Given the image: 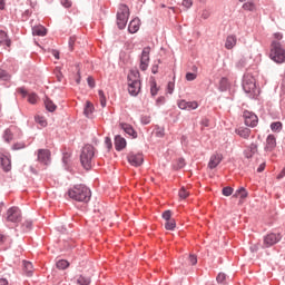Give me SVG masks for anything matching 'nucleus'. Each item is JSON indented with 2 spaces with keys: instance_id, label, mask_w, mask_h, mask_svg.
Segmentation results:
<instances>
[{
  "instance_id": "f257e3e1",
  "label": "nucleus",
  "mask_w": 285,
  "mask_h": 285,
  "mask_svg": "<svg viewBox=\"0 0 285 285\" xmlns=\"http://www.w3.org/2000/svg\"><path fill=\"white\" fill-rule=\"evenodd\" d=\"M68 196L70 199H73L76 202L88 203L91 198V191L86 185L80 184L75 185L71 189H69Z\"/></svg>"
},
{
  "instance_id": "f03ea898",
  "label": "nucleus",
  "mask_w": 285,
  "mask_h": 285,
  "mask_svg": "<svg viewBox=\"0 0 285 285\" xmlns=\"http://www.w3.org/2000/svg\"><path fill=\"white\" fill-rule=\"evenodd\" d=\"M96 151L91 145H85L80 154V163L86 170L91 168L92 158Z\"/></svg>"
},
{
  "instance_id": "7ed1b4c3",
  "label": "nucleus",
  "mask_w": 285,
  "mask_h": 285,
  "mask_svg": "<svg viewBox=\"0 0 285 285\" xmlns=\"http://www.w3.org/2000/svg\"><path fill=\"white\" fill-rule=\"evenodd\" d=\"M269 58L277 63L285 62V47L278 41H273L271 45Z\"/></svg>"
},
{
  "instance_id": "20e7f679",
  "label": "nucleus",
  "mask_w": 285,
  "mask_h": 285,
  "mask_svg": "<svg viewBox=\"0 0 285 285\" xmlns=\"http://www.w3.org/2000/svg\"><path fill=\"white\" fill-rule=\"evenodd\" d=\"M129 17H130V9L126 4H120L119 11L117 13V26L119 30H124L126 28Z\"/></svg>"
},
{
  "instance_id": "39448f33",
  "label": "nucleus",
  "mask_w": 285,
  "mask_h": 285,
  "mask_svg": "<svg viewBox=\"0 0 285 285\" xmlns=\"http://www.w3.org/2000/svg\"><path fill=\"white\" fill-rule=\"evenodd\" d=\"M244 91L250 97H255L259 94V90L256 88L254 78H245L243 83Z\"/></svg>"
},
{
  "instance_id": "423d86ee",
  "label": "nucleus",
  "mask_w": 285,
  "mask_h": 285,
  "mask_svg": "<svg viewBox=\"0 0 285 285\" xmlns=\"http://www.w3.org/2000/svg\"><path fill=\"white\" fill-rule=\"evenodd\" d=\"M150 47H145L142 49L141 56H140V70L146 71L149 67V61H150Z\"/></svg>"
},
{
  "instance_id": "0eeeda50",
  "label": "nucleus",
  "mask_w": 285,
  "mask_h": 285,
  "mask_svg": "<svg viewBox=\"0 0 285 285\" xmlns=\"http://www.w3.org/2000/svg\"><path fill=\"white\" fill-rule=\"evenodd\" d=\"M127 159L132 167H139L144 164V155L140 153L130 151Z\"/></svg>"
},
{
  "instance_id": "6e6552de",
  "label": "nucleus",
  "mask_w": 285,
  "mask_h": 285,
  "mask_svg": "<svg viewBox=\"0 0 285 285\" xmlns=\"http://www.w3.org/2000/svg\"><path fill=\"white\" fill-rule=\"evenodd\" d=\"M21 220V212L19 207H11L7 212V222L19 223Z\"/></svg>"
},
{
  "instance_id": "1a4fd4ad",
  "label": "nucleus",
  "mask_w": 285,
  "mask_h": 285,
  "mask_svg": "<svg viewBox=\"0 0 285 285\" xmlns=\"http://www.w3.org/2000/svg\"><path fill=\"white\" fill-rule=\"evenodd\" d=\"M281 239H282V237L279 234L271 233L263 238V246L266 248H269V247L274 246L275 244H278Z\"/></svg>"
},
{
  "instance_id": "9d476101",
  "label": "nucleus",
  "mask_w": 285,
  "mask_h": 285,
  "mask_svg": "<svg viewBox=\"0 0 285 285\" xmlns=\"http://www.w3.org/2000/svg\"><path fill=\"white\" fill-rule=\"evenodd\" d=\"M177 106L180 110L191 111L198 108V102L196 100L186 101L185 99H181L177 102Z\"/></svg>"
},
{
  "instance_id": "9b49d317",
  "label": "nucleus",
  "mask_w": 285,
  "mask_h": 285,
  "mask_svg": "<svg viewBox=\"0 0 285 285\" xmlns=\"http://www.w3.org/2000/svg\"><path fill=\"white\" fill-rule=\"evenodd\" d=\"M244 119H245V125L249 127H255L259 122V119L257 118V116L254 112L248 110L244 111Z\"/></svg>"
},
{
  "instance_id": "f8f14e48",
  "label": "nucleus",
  "mask_w": 285,
  "mask_h": 285,
  "mask_svg": "<svg viewBox=\"0 0 285 285\" xmlns=\"http://www.w3.org/2000/svg\"><path fill=\"white\" fill-rule=\"evenodd\" d=\"M51 153L47 149L38 150V161L42 163L43 165H48L50 163Z\"/></svg>"
},
{
  "instance_id": "ddd939ff",
  "label": "nucleus",
  "mask_w": 285,
  "mask_h": 285,
  "mask_svg": "<svg viewBox=\"0 0 285 285\" xmlns=\"http://www.w3.org/2000/svg\"><path fill=\"white\" fill-rule=\"evenodd\" d=\"M0 165L3 171H10L11 169V161L8 155L0 153Z\"/></svg>"
},
{
  "instance_id": "4468645a",
  "label": "nucleus",
  "mask_w": 285,
  "mask_h": 285,
  "mask_svg": "<svg viewBox=\"0 0 285 285\" xmlns=\"http://www.w3.org/2000/svg\"><path fill=\"white\" fill-rule=\"evenodd\" d=\"M222 160H223L222 154H214L209 159L208 168L210 169L217 168L218 165L222 163Z\"/></svg>"
},
{
  "instance_id": "2eb2a0df",
  "label": "nucleus",
  "mask_w": 285,
  "mask_h": 285,
  "mask_svg": "<svg viewBox=\"0 0 285 285\" xmlns=\"http://www.w3.org/2000/svg\"><path fill=\"white\" fill-rule=\"evenodd\" d=\"M119 126L128 136L132 138L138 137L137 131L132 128L131 125L121 122Z\"/></svg>"
},
{
  "instance_id": "dca6fc26",
  "label": "nucleus",
  "mask_w": 285,
  "mask_h": 285,
  "mask_svg": "<svg viewBox=\"0 0 285 285\" xmlns=\"http://www.w3.org/2000/svg\"><path fill=\"white\" fill-rule=\"evenodd\" d=\"M277 146L276 142V138L274 135H268L267 139H266V147L265 150L266 151H273Z\"/></svg>"
},
{
  "instance_id": "f3484780",
  "label": "nucleus",
  "mask_w": 285,
  "mask_h": 285,
  "mask_svg": "<svg viewBox=\"0 0 285 285\" xmlns=\"http://www.w3.org/2000/svg\"><path fill=\"white\" fill-rule=\"evenodd\" d=\"M128 83H140V76L137 69H131L128 75Z\"/></svg>"
},
{
  "instance_id": "a211bd4d",
  "label": "nucleus",
  "mask_w": 285,
  "mask_h": 285,
  "mask_svg": "<svg viewBox=\"0 0 285 285\" xmlns=\"http://www.w3.org/2000/svg\"><path fill=\"white\" fill-rule=\"evenodd\" d=\"M235 46H237V37L234 35L227 36L225 41V49L232 50Z\"/></svg>"
},
{
  "instance_id": "6ab92c4d",
  "label": "nucleus",
  "mask_w": 285,
  "mask_h": 285,
  "mask_svg": "<svg viewBox=\"0 0 285 285\" xmlns=\"http://www.w3.org/2000/svg\"><path fill=\"white\" fill-rule=\"evenodd\" d=\"M127 146V141L121 136H116L115 138V148L117 151H121Z\"/></svg>"
},
{
  "instance_id": "aec40b11",
  "label": "nucleus",
  "mask_w": 285,
  "mask_h": 285,
  "mask_svg": "<svg viewBox=\"0 0 285 285\" xmlns=\"http://www.w3.org/2000/svg\"><path fill=\"white\" fill-rule=\"evenodd\" d=\"M257 153V145L252 142L247 148L246 150L244 151V156L247 158V159H250L255 156V154Z\"/></svg>"
},
{
  "instance_id": "412c9836",
  "label": "nucleus",
  "mask_w": 285,
  "mask_h": 285,
  "mask_svg": "<svg viewBox=\"0 0 285 285\" xmlns=\"http://www.w3.org/2000/svg\"><path fill=\"white\" fill-rule=\"evenodd\" d=\"M128 91L131 96H137L140 92V82H128Z\"/></svg>"
},
{
  "instance_id": "4be33fe9",
  "label": "nucleus",
  "mask_w": 285,
  "mask_h": 285,
  "mask_svg": "<svg viewBox=\"0 0 285 285\" xmlns=\"http://www.w3.org/2000/svg\"><path fill=\"white\" fill-rule=\"evenodd\" d=\"M0 45L6 46L8 48L11 47V40L9 39V36L3 30H0Z\"/></svg>"
},
{
  "instance_id": "5701e85b",
  "label": "nucleus",
  "mask_w": 285,
  "mask_h": 285,
  "mask_svg": "<svg viewBox=\"0 0 285 285\" xmlns=\"http://www.w3.org/2000/svg\"><path fill=\"white\" fill-rule=\"evenodd\" d=\"M140 28V20L138 18L132 19L129 23L128 30L130 33H136Z\"/></svg>"
},
{
  "instance_id": "b1692460",
  "label": "nucleus",
  "mask_w": 285,
  "mask_h": 285,
  "mask_svg": "<svg viewBox=\"0 0 285 285\" xmlns=\"http://www.w3.org/2000/svg\"><path fill=\"white\" fill-rule=\"evenodd\" d=\"M236 134L238 137L248 139L250 137L252 130L249 128H238V129H236Z\"/></svg>"
},
{
  "instance_id": "393cba45",
  "label": "nucleus",
  "mask_w": 285,
  "mask_h": 285,
  "mask_svg": "<svg viewBox=\"0 0 285 285\" xmlns=\"http://www.w3.org/2000/svg\"><path fill=\"white\" fill-rule=\"evenodd\" d=\"M33 36L45 37L48 32L43 26H36L32 29Z\"/></svg>"
},
{
  "instance_id": "a878e982",
  "label": "nucleus",
  "mask_w": 285,
  "mask_h": 285,
  "mask_svg": "<svg viewBox=\"0 0 285 285\" xmlns=\"http://www.w3.org/2000/svg\"><path fill=\"white\" fill-rule=\"evenodd\" d=\"M23 269L27 276L31 277L33 274V266L31 262L23 261Z\"/></svg>"
},
{
  "instance_id": "bb28decb",
  "label": "nucleus",
  "mask_w": 285,
  "mask_h": 285,
  "mask_svg": "<svg viewBox=\"0 0 285 285\" xmlns=\"http://www.w3.org/2000/svg\"><path fill=\"white\" fill-rule=\"evenodd\" d=\"M234 197L245 199L248 197V191H246V189L244 187H242L236 190V193L234 194Z\"/></svg>"
},
{
  "instance_id": "cd10ccee",
  "label": "nucleus",
  "mask_w": 285,
  "mask_h": 285,
  "mask_svg": "<svg viewBox=\"0 0 285 285\" xmlns=\"http://www.w3.org/2000/svg\"><path fill=\"white\" fill-rule=\"evenodd\" d=\"M45 106H46V109H47L49 112H55L56 109H57V106L55 105V102H53L51 99H49V98H47V99L45 100Z\"/></svg>"
},
{
  "instance_id": "c85d7f7f",
  "label": "nucleus",
  "mask_w": 285,
  "mask_h": 285,
  "mask_svg": "<svg viewBox=\"0 0 285 285\" xmlns=\"http://www.w3.org/2000/svg\"><path fill=\"white\" fill-rule=\"evenodd\" d=\"M94 111V106L90 101H86V107L83 110V114L86 115V117L90 118L91 114Z\"/></svg>"
},
{
  "instance_id": "c756f323",
  "label": "nucleus",
  "mask_w": 285,
  "mask_h": 285,
  "mask_svg": "<svg viewBox=\"0 0 285 285\" xmlns=\"http://www.w3.org/2000/svg\"><path fill=\"white\" fill-rule=\"evenodd\" d=\"M57 268L60 269V271H65L69 267V263L67 259H60L57 262Z\"/></svg>"
},
{
  "instance_id": "7c9ffc66",
  "label": "nucleus",
  "mask_w": 285,
  "mask_h": 285,
  "mask_svg": "<svg viewBox=\"0 0 285 285\" xmlns=\"http://www.w3.org/2000/svg\"><path fill=\"white\" fill-rule=\"evenodd\" d=\"M243 9L245 11L254 12L256 10V4L254 2H244Z\"/></svg>"
},
{
  "instance_id": "2f4dec72",
  "label": "nucleus",
  "mask_w": 285,
  "mask_h": 285,
  "mask_svg": "<svg viewBox=\"0 0 285 285\" xmlns=\"http://www.w3.org/2000/svg\"><path fill=\"white\" fill-rule=\"evenodd\" d=\"M176 227H177V223L174 219L166 220V224H165L166 230L173 232Z\"/></svg>"
},
{
  "instance_id": "473e14b6",
  "label": "nucleus",
  "mask_w": 285,
  "mask_h": 285,
  "mask_svg": "<svg viewBox=\"0 0 285 285\" xmlns=\"http://www.w3.org/2000/svg\"><path fill=\"white\" fill-rule=\"evenodd\" d=\"M76 283H78V285H89L91 283V278L79 276V278L76 279Z\"/></svg>"
},
{
  "instance_id": "72a5a7b5",
  "label": "nucleus",
  "mask_w": 285,
  "mask_h": 285,
  "mask_svg": "<svg viewBox=\"0 0 285 285\" xmlns=\"http://www.w3.org/2000/svg\"><path fill=\"white\" fill-rule=\"evenodd\" d=\"M35 120L36 122L39 125V126H42V127H46L48 126V120L45 119V117L38 115L35 117Z\"/></svg>"
},
{
  "instance_id": "f704fd0d",
  "label": "nucleus",
  "mask_w": 285,
  "mask_h": 285,
  "mask_svg": "<svg viewBox=\"0 0 285 285\" xmlns=\"http://www.w3.org/2000/svg\"><path fill=\"white\" fill-rule=\"evenodd\" d=\"M219 88H220L222 92L227 90V88H228V79L227 78H222L220 79Z\"/></svg>"
},
{
  "instance_id": "c9c22d12",
  "label": "nucleus",
  "mask_w": 285,
  "mask_h": 285,
  "mask_svg": "<svg viewBox=\"0 0 285 285\" xmlns=\"http://www.w3.org/2000/svg\"><path fill=\"white\" fill-rule=\"evenodd\" d=\"M178 196L180 199H186L188 196H190V193H188L187 189L183 187L179 189Z\"/></svg>"
},
{
  "instance_id": "e433bc0d",
  "label": "nucleus",
  "mask_w": 285,
  "mask_h": 285,
  "mask_svg": "<svg viewBox=\"0 0 285 285\" xmlns=\"http://www.w3.org/2000/svg\"><path fill=\"white\" fill-rule=\"evenodd\" d=\"M3 139L7 142H10L12 140V132L10 129H4Z\"/></svg>"
},
{
  "instance_id": "4c0bfd02",
  "label": "nucleus",
  "mask_w": 285,
  "mask_h": 285,
  "mask_svg": "<svg viewBox=\"0 0 285 285\" xmlns=\"http://www.w3.org/2000/svg\"><path fill=\"white\" fill-rule=\"evenodd\" d=\"M0 80H2V81L10 80V75L3 69H0Z\"/></svg>"
},
{
  "instance_id": "58836bf2",
  "label": "nucleus",
  "mask_w": 285,
  "mask_h": 285,
  "mask_svg": "<svg viewBox=\"0 0 285 285\" xmlns=\"http://www.w3.org/2000/svg\"><path fill=\"white\" fill-rule=\"evenodd\" d=\"M233 191H234V189L232 187L226 186L223 188L222 193H223V196L229 197V196H232Z\"/></svg>"
},
{
  "instance_id": "ea45409f",
  "label": "nucleus",
  "mask_w": 285,
  "mask_h": 285,
  "mask_svg": "<svg viewBox=\"0 0 285 285\" xmlns=\"http://www.w3.org/2000/svg\"><path fill=\"white\" fill-rule=\"evenodd\" d=\"M98 97L100 99L101 106L106 107V97L102 90H98Z\"/></svg>"
},
{
  "instance_id": "a19ab883",
  "label": "nucleus",
  "mask_w": 285,
  "mask_h": 285,
  "mask_svg": "<svg viewBox=\"0 0 285 285\" xmlns=\"http://www.w3.org/2000/svg\"><path fill=\"white\" fill-rule=\"evenodd\" d=\"M281 128H282V122H279V121L272 122V125H271V129L273 131H278V130H281Z\"/></svg>"
},
{
  "instance_id": "79ce46f5",
  "label": "nucleus",
  "mask_w": 285,
  "mask_h": 285,
  "mask_svg": "<svg viewBox=\"0 0 285 285\" xmlns=\"http://www.w3.org/2000/svg\"><path fill=\"white\" fill-rule=\"evenodd\" d=\"M225 281H226V274L219 273L218 276H216V282H218V284H224Z\"/></svg>"
},
{
  "instance_id": "37998d69",
  "label": "nucleus",
  "mask_w": 285,
  "mask_h": 285,
  "mask_svg": "<svg viewBox=\"0 0 285 285\" xmlns=\"http://www.w3.org/2000/svg\"><path fill=\"white\" fill-rule=\"evenodd\" d=\"M38 100H39V97L37 94H31L29 96V102H31L32 105L38 104Z\"/></svg>"
},
{
  "instance_id": "c03bdc74",
  "label": "nucleus",
  "mask_w": 285,
  "mask_h": 285,
  "mask_svg": "<svg viewBox=\"0 0 285 285\" xmlns=\"http://www.w3.org/2000/svg\"><path fill=\"white\" fill-rule=\"evenodd\" d=\"M163 218H164L166 222L173 220V219H171V212H170V210L164 212Z\"/></svg>"
},
{
  "instance_id": "a18cd8bd",
  "label": "nucleus",
  "mask_w": 285,
  "mask_h": 285,
  "mask_svg": "<svg viewBox=\"0 0 285 285\" xmlns=\"http://www.w3.org/2000/svg\"><path fill=\"white\" fill-rule=\"evenodd\" d=\"M185 165H186L185 160H184L183 158H179V159L177 160V164H176L175 167H176L177 169H181V168L185 167Z\"/></svg>"
},
{
  "instance_id": "49530a36",
  "label": "nucleus",
  "mask_w": 285,
  "mask_h": 285,
  "mask_svg": "<svg viewBox=\"0 0 285 285\" xmlns=\"http://www.w3.org/2000/svg\"><path fill=\"white\" fill-rule=\"evenodd\" d=\"M193 4H194L193 0H184L183 1L184 8L190 9L193 7Z\"/></svg>"
},
{
  "instance_id": "de8ad7c7",
  "label": "nucleus",
  "mask_w": 285,
  "mask_h": 285,
  "mask_svg": "<svg viewBox=\"0 0 285 285\" xmlns=\"http://www.w3.org/2000/svg\"><path fill=\"white\" fill-rule=\"evenodd\" d=\"M196 78H197V76L195 73H193V72H188L186 75V80L187 81H194V80H196Z\"/></svg>"
},
{
  "instance_id": "09e8293b",
  "label": "nucleus",
  "mask_w": 285,
  "mask_h": 285,
  "mask_svg": "<svg viewBox=\"0 0 285 285\" xmlns=\"http://www.w3.org/2000/svg\"><path fill=\"white\" fill-rule=\"evenodd\" d=\"M188 263L190 265H196L197 264V257L195 255H189Z\"/></svg>"
},
{
  "instance_id": "8fccbe9b",
  "label": "nucleus",
  "mask_w": 285,
  "mask_h": 285,
  "mask_svg": "<svg viewBox=\"0 0 285 285\" xmlns=\"http://www.w3.org/2000/svg\"><path fill=\"white\" fill-rule=\"evenodd\" d=\"M174 89H175L174 82H168V85H167V91H168L169 95H173Z\"/></svg>"
},
{
  "instance_id": "3c124183",
  "label": "nucleus",
  "mask_w": 285,
  "mask_h": 285,
  "mask_svg": "<svg viewBox=\"0 0 285 285\" xmlns=\"http://www.w3.org/2000/svg\"><path fill=\"white\" fill-rule=\"evenodd\" d=\"M87 83H89L90 88L96 87V80L94 78H91V76H89V78H87Z\"/></svg>"
},
{
  "instance_id": "603ef678",
  "label": "nucleus",
  "mask_w": 285,
  "mask_h": 285,
  "mask_svg": "<svg viewBox=\"0 0 285 285\" xmlns=\"http://www.w3.org/2000/svg\"><path fill=\"white\" fill-rule=\"evenodd\" d=\"M61 6L65 8H70L72 7V2H70L69 0H60Z\"/></svg>"
},
{
  "instance_id": "864d4df0",
  "label": "nucleus",
  "mask_w": 285,
  "mask_h": 285,
  "mask_svg": "<svg viewBox=\"0 0 285 285\" xmlns=\"http://www.w3.org/2000/svg\"><path fill=\"white\" fill-rule=\"evenodd\" d=\"M150 94L153 96H156L158 94V88H157V85L155 82H154V85L150 88Z\"/></svg>"
},
{
  "instance_id": "5fc2aeb1",
  "label": "nucleus",
  "mask_w": 285,
  "mask_h": 285,
  "mask_svg": "<svg viewBox=\"0 0 285 285\" xmlns=\"http://www.w3.org/2000/svg\"><path fill=\"white\" fill-rule=\"evenodd\" d=\"M105 144L108 149L112 148V142H111L110 138H106Z\"/></svg>"
},
{
  "instance_id": "6e6d98bb",
  "label": "nucleus",
  "mask_w": 285,
  "mask_h": 285,
  "mask_svg": "<svg viewBox=\"0 0 285 285\" xmlns=\"http://www.w3.org/2000/svg\"><path fill=\"white\" fill-rule=\"evenodd\" d=\"M209 16H210V13L207 10H204L203 13H202V18H204V19H208Z\"/></svg>"
},
{
  "instance_id": "4d7b16f0",
  "label": "nucleus",
  "mask_w": 285,
  "mask_h": 285,
  "mask_svg": "<svg viewBox=\"0 0 285 285\" xmlns=\"http://www.w3.org/2000/svg\"><path fill=\"white\" fill-rule=\"evenodd\" d=\"M284 38V36L282 33H274V39H276L277 41H281Z\"/></svg>"
},
{
  "instance_id": "13d9d810",
  "label": "nucleus",
  "mask_w": 285,
  "mask_h": 285,
  "mask_svg": "<svg viewBox=\"0 0 285 285\" xmlns=\"http://www.w3.org/2000/svg\"><path fill=\"white\" fill-rule=\"evenodd\" d=\"M23 226H24L28 230H30L31 227H32V223H31V222H26V223L23 224Z\"/></svg>"
},
{
  "instance_id": "bf43d9fd",
  "label": "nucleus",
  "mask_w": 285,
  "mask_h": 285,
  "mask_svg": "<svg viewBox=\"0 0 285 285\" xmlns=\"http://www.w3.org/2000/svg\"><path fill=\"white\" fill-rule=\"evenodd\" d=\"M265 168H266V165H265V163H263V164L259 165L257 171L262 173V171H264Z\"/></svg>"
},
{
  "instance_id": "052dcab7",
  "label": "nucleus",
  "mask_w": 285,
  "mask_h": 285,
  "mask_svg": "<svg viewBox=\"0 0 285 285\" xmlns=\"http://www.w3.org/2000/svg\"><path fill=\"white\" fill-rule=\"evenodd\" d=\"M7 240V236L0 235V245H3Z\"/></svg>"
},
{
  "instance_id": "680f3d73",
  "label": "nucleus",
  "mask_w": 285,
  "mask_h": 285,
  "mask_svg": "<svg viewBox=\"0 0 285 285\" xmlns=\"http://www.w3.org/2000/svg\"><path fill=\"white\" fill-rule=\"evenodd\" d=\"M141 122L144 125H148L150 122V119L149 118H141Z\"/></svg>"
},
{
  "instance_id": "e2e57ef3",
  "label": "nucleus",
  "mask_w": 285,
  "mask_h": 285,
  "mask_svg": "<svg viewBox=\"0 0 285 285\" xmlns=\"http://www.w3.org/2000/svg\"><path fill=\"white\" fill-rule=\"evenodd\" d=\"M51 53L57 60H59V52L57 50H53Z\"/></svg>"
},
{
  "instance_id": "0e129e2a",
  "label": "nucleus",
  "mask_w": 285,
  "mask_h": 285,
  "mask_svg": "<svg viewBox=\"0 0 285 285\" xmlns=\"http://www.w3.org/2000/svg\"><path fill=\"white\" fill-rule=\"evenodd\" d=\"M0 285H9L8 281L6 278L0 279Z\"/></svg>"
},
{
  "instance_id": "69168bd1",
  "label": "nucleus",
  "mask_w": 285,
  "mask_h": 285,
  "mask_svg": "<svg viewBox=\"0 0 285 285\" xmlns=\"http://www.w3.org/2000/svg\"><path fill=\"white\" fill-rule=\"evenodd\" d=\"M26 146L24 145H18V144H16L14 146H13V149H21V148H24Z\"/></svg>"
},
{
  "instance_id": "338daca9",
  "label": "nucleus",
  "mask_w": 285,
  "mask_h": 285,
  "mask_svg": "<svg viewBox=\"0 0 285 285\" xmlns=\"http://www.w3.org/2000/svg\"><path fill=\"white\" fill-rule=\"evenodd\" d=\"M19 92H20V94H22V96H23V97H26V96H27V90H26V89H23V88H20V89H19Z\"/></svg>"
},
{
  "instance_id": "774afa93",
  "label": "nucleus",
  "mask_w": 285,
  "mask_h": 285,
  "mask_svg": "<svg viewBox=\"0 0 285 285\" xmlns=\"http://www.w3.org/2000/svg\"><path fill=\"white\" fill-rule=\"evenodd\" d=\"M151 72H153V73H157V72H158V66L151 67Z\"/></svg>"
}]
</instances>
